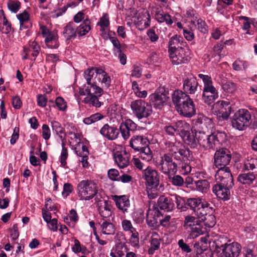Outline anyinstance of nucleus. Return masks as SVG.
Segmentation results:
<instances>
[{"instance_id": "f257e3e1", "label": "nucleus", "mask_w": 257, "mask_h": 257, "mask_svg": "<svg viewBox=\"0 0 257 257\" xmlns=\"http://www.w3.org/2000/svg\"><path fill=\"white\" fill-rule=\"evenodd\" d=\"M165 146L169 153L161 157L160 162L157 165L159 170L165 175L176 173L179 165L178 162L184 159L190 160L193 157L192 152L180 142L166 141Z\"/></svg>"}, {"instance_id": "f03ea898", "label": "nucleus", "mask_w": 257, "mask_h": 257, "mask_svg": "<svg viewBox=\"0 0 257 257\" xmlns=\"http://www.w3.org/2000/svg\"><path fill=\"white\" fill-rule=\"evenodd\" d=\"M84 77L88 86L95 90L94 93H103L102 88L97 86L100 83L102 87L108 88L110 85L111 78L108 74L102 68L92 67L87 69L84 72Z\"/></svg>"}, {"instance_id": "7ed1b4c3", "label": "nucleus", "mask_w": 257, "mask_h": 257, "mask_svg": "<svg viewBox=\"0 0 257 257\" xmlns=\"http://www.w3.org/2000/svg\"><path fill=\"white\" fill-rule=\"evenodd\" d=\"M242 172L238 176V181L242 184L252 183L257 176V159L250 158L245 160Z\"/></svg>"}, {"instance_id": "20e7f679", "label": "nucleus", "mask_w": 257, "mask_h": 257, "mask_svg": "<svg viewBox=\"0 0 257 257\" xmlns=\"http://www.w3.org/2000/svg\"><path fill=\"white\" fill-rule=\"evenodd\" d=\"M77 195L80 200H89L97 193V185L93 181L84 180L80 181L77 186Z\"/></svg>"}, {"instance_id": "39448f33", "label": "nucleus", "mask_w": 257, "mask_h": 257, "mask_svg": "<svg viewBox=\"0 0 257 257\" xmlns=\"http://www.w3.org/2000/svg\"><path fill=\"white\" fill-rule=\"evenodd\" d=\"M251 122V114L246 109L241 108L237 110L231 118L233 128L239 131L245 130Z\"/></svg>"}, {"instance_id": "423d86ee", "label": "nucleus", "mask_w": 257, "mask_h": 257, "mask_svg": "<svg viewBox=\"0 0 257 257\" xmlns=\"http://www.w3.org/2000/svg\"><path fill=\"white\" fill-rule=\"evenodd\" d=\"M186 204L199 218L206 215L208 213H212L213 211V207L210 204L200 198H189L187 200Z\"/></svg>"}, {"instance_id": "0eeeda50", "label": "nucleus", "mask_w": 257, "mask_h": 257, "mask_svg": "<svg viewBox=\"0 0 257 257\" xmlns=\"http://www.w3.org/2000/svg\"><path fill=\"white\" fill-rule=\"evenodd\" d=\"M223 133H217L216 134H212L207 135L204 131H200L196 136L199 141V145L206 150L213 149L219 144V137L224 136Z\"/></svg>"}, {"instance_id": "6e6552de", "label": "nucleus", "mask_w": 257, "mask_h": 257, "mask_svg": "<svg viewBox=\"0 0 257 257\" xmlns=\"http://www.w3.org/2000/svg\"><path fill=\"white\" fill-rule=\"evenodd\" d=\"M131 108L133 114L139 119L148 117L152 112L151 105L142 99L133 101Z\"/></svg>"}, {"instance_id": "1a4fd4ad", "label": "nucleus", "mask_w": 257, "mask_h": 257, "mask_svg": "<svg viewBox=\"0 0 257 257\" xmlns=\"http://www.w3.org/2000/svg\"><path fill=\"white\" fill-rule=\"evenodd\" d=\"M215 178L218 184L229 187H232L234 185L233 178L228 167L218 168Z\"/></svg>"}, {"instance_id": "9d476101", "label": "nucleus", "mask_w": 257, "mask_h": 257, "mask_svg": "<svg viewBox=\"0 0 257 257\" xmlns=\"http://www.w3.org/2000/svg\"><path fill=\"white\" fill-rule=\"evenodd\" d=\"M214 165L216 168H226L231 158L230 152L226 148L217 150L214 154Z\"/></svg>"}, {"instance_id": "9b49d317", "label": "nucleus", "mask_w": 257, "mask_h": 257, "mask_svg": "<svg viewBox=\"0 0 257 257\" xmlns=\"http://www.w3.org/2000/svg\"><path fill=\"white\" fill-rule=\"evenodd\" d=\"M220 249L222 252L218 257H238L240 254L241 246L236 242L225 243L221 245Z\"/></svg>"}, {"instance_id": "f8f14e48", "label": "nucleus", "mask_w": 257, "mask_h": 257, "mask_svg": "<svg viewBox=\"0 0 257 257\" xmlns=\"http://www.w3.org/2000/svg\"><path fill=\"white\" fill-rule=\"evenodd\" d=\"M142 178L145 181V185L160 184L159 173L150 166L142 171Z\"/></svg>"}, {"instance_id": "ddd939ff", "label": "nucleus", "mask_w": 257, "mask_h": 257, "mask_svg": "<svg viewBox=\"0 0 257 257\" xmlns=\"http://www.w3.org/2000/svg\"><path fill=\"white\" fill-rule=\"evenodd\" d=\"M169 98L168 93L155 92L149 96L150 102L157 109L162 108Z\"/></svg>"}, {"instance_id": "4468645a", "label": "nucleus", "mask_w": 257, "mask_h": 257, "mask_svg": "<svg viewBox=\"0 0 257 257\" xmlns=\"http://www.w3.org/2000/svg\"><path fill=\"white\" fill-rule=\"evenodd\" d=\"M137 127V124L130 119L123 121L119 126L121 137L125 141L128 139L131 136V133L135 132Z\"/></svg>"}, {"instance_id": "2eb2a0df", "label": "nucleus", "mask_w": 257, "mask_h": 257, "mask_svg": "<svg viewBox=\"0 0 257 257\" xmlns=\"http://www.w3.org/2000/svg\"><path fill=\"white\" fill-rule=\"evenodd\" d=\"M130 146L136 152L141 151L149 145L150 142L148 138L143 135H135L130 140Z\"/></svg>"}, {"instance_id": "dca6fc26", "label": "nucleus", "mask_w": 257, "mask_h": 257, "mask_svg": "<svg viewBox=\"0 0 257 257\" xmlns=\"http://www.w3.org/2000/svg\"><path fill=\"white\" fill-rule=\"evenodd\" d=\"M177 110L180 114L186 117H191L196 113L195 104L190 97L189 100L186 101L182 105H180Z\"/></svg>"}, {"instance_id": "f3484780", "label": "nucleus", "mask_w": 257, "mask_h": 257, "mask_svg": "<svg viewBox=\"0 0 257 257\" xmlns=\"http://www.w3.org/2000/svg\"><path fill=\"white\" fill-rule=\"evenodd\" d=\"M162 215L159 208L155 205L150 206L147 213V222L151 227H156L158 225V219Z\"/></svg>"}, {"instance_id": "a211bd4d", "label": "nucleus", "mask_w": 257, "mask_h": 257, "mask_svg": "<svg viewBox=\"0 0 257 257\" xmlns=\"http://www.w3.org/2000/svg\"><path fill=\"white\" fill-rule=\"evenodd\" d=\"M86 91L88 93V96L84 98L85 102L96 107H100L102 103L99 100L98 97L101 96L103 93H94L95 90H93L92 87L88 85L86 87Z\"/></svg>"}, {"instance_id": "6ab92c4d", "label": "nucleus", "mask_w": 257, "mask_h": 257, "mask_svg": "<svg viewBox=\"0 0 257 257\" xmlns=\"http://www.w3.org/2000/svg\"><path fill=\"white\" fill-rule=\"evenodd\" d=\"M100 134L108 140L112 141L116 139L119 134V131L115 126L105 124L100 130Z\"/></svg>"}, {"instance_id": "aec40b11", "label": "nucleus", "mask_w": 257, "mask_h": 257, "mask_svg": "<svg viewBox=\"0 0 257 257\" xmlns=\"http://www.w3.org/2000/svg\"><path fill=\"white\" fill-rule=\"evenodd\" d=\"M186 45V42L180 36L176 35L172 37L169 42V54L179 50L184 49L183 47Z\"/></svg>"}, {"instance_id": "412c9836", "label": "nucleus", "mask_w": 257, "mask_h": 257, "mask_svg": "<svg viewBox=\"0 0 257 257\" xmlns=\"http://www.w3.org/2000/svg\"><path fill=\"white\" fill-rule=\"evenodd\" d=\"M232 187L225 186L220 184H217L212 188L213 192L219 199L226 200L230 198V189Z\"/></svg>"}, {"instance_id": "4be33fe9", "label": "nucleus", "mask_w": 257, "mask_h": 257, "mask_svg": "<svg viewBox=\"0 0 257 257\" xmlns=\"http://www.w3.org/2000/svg\"><path fill=\"white\" fill-rule=\"evenodd\" d=\"M97 206L99 213L102 217L101 219H109L112 211L111 206L108 201L105 200H99L97 203Z\"/></svg>"}, {"instance_id": "5701e85b", "label": "nucleus", "mask_w": 257, "mask_h": 257, "mask_svg": "<svg viewBox=\"0 0 257 257\" xmlns=\"http://www.w3.org/2000/svg\"><path fill=\"white\" fill-rule=\"evenodd\" d=\"M198 85L196 78H187L183 80V89L186 94H194L197 90Z\"/></svg>"}, {"instance_id": "b1692460", "label": "nucleus", "mask_w": 257, "mask_h": 257, "mask_svg": "<svg viewBox=\"0 0 257 257\" xmlns=\"http://www.w3.org/2000/svg\"><path fill=\"white\" fill-rule=\"evenodd\" d=\"M198 133H200V130L194 129L190 133L189 131L188 133L182 136V138L185 143L189 146L191 148H196L199 144V141L197 139L196 136Z\"/></svg>"}, {"instance_id": "393cba45", "label": "nucleus", "mask_w": 257, "mask_h": 257, "mask_svg": "<svg viewBox=\"0 0 257 257\" xmlns=\"http://www.w3.org/2000/svg\"><path fill=\"white\" fill-rule=\"evenodd\" d=\"M158 205L159 208L165 211H172L174 208V200L169 196H161L158 200Z\"/></svg>"}, {"instance_id": "a878e982", "label": "nucleus", "mask_w": 257, "mask_h": 257, "mask_svg": "<svg viewBox=\"0 0 257 257\" xmlns=\"http://www.w3.org/2000/svg\"><path fill=\"white\" fill-rule=\"evenodd\" d=\"M116 207L120 210L123 213L128 212V209L130 206V200L127 196H114L113 197Z\"/></svg>"}, {"instance_id": "bb28decb", "label": "nucleus", "mask_w": 257, "mask_h": 257, "mask_svg": "<svg viewBox=\"0 0 257 257\" xmlns=\"http://www.w3.org/2000/svg\"><path fill=\"white\" fill-rule=\"evenodd\" d=\"M189 98L190 96L187 94L180 90H175L172 96V101L176 109L180 105L189 100Z\"/></svg>"}, {"instance_id": "cd10ccee", "label": "nucleus", "mask_w": 257, "mask_h": 257, "mask_svg": "<svg viewBox=\"0 0 257 257\" xmlns=\"http://www.w3.org/2000/svg\"><path fill=\"white\" fill-rule=\"evenodd\" d=\"M41 48L38 44L35 41L30 42L28 47L24 48V52L25 55L23 57V59L29 58V54L36 58L39 54ZM35 58H34V60Z\"/></svg>"}, {"instance_id": "c85d7f7f", "label": "nucleus", "mask_w": 257, "mask_h": 257, "mask_svg": "<svg viewBox=\"0 0 257 257\" xmlns=\"http://www.w3.org/2000/svg\"><path fill=\"white\" fill-rule=\"evenodd\" d=\"M17 18L20 22L21 30L29 29L32 26V23L30 20V15L26 11L17 15Z\"/></svg>"}, {"instance_id": "c756f323", "label": "nucleus", "mask_w": 257, "mask_h": 257, "mask_svg": "<svg viewBox=\"0 0 257 257\" xmlns=\"http://www.w3.org/2000/svg\"><path fill=\"white\" fill-rule=\"evenodd\" d=\"M63 35L67 41L76 38L77 36L76 26L74 22H70L64 27Z\"/></svg>"}, {"instance_id": "7c9ffc66", "label": "nucleus", "mask_w": 257, "mask_h": 257, "mask_svg": "<svg viewBox=\"0 0 257 257\" xmlns=\"http://www.w3.org/2000/svg\"><path fill=\"white\" fill-rule=\"evenodd\" d=\"M172 62L175 65L185 63L188 59L185 57L184 49L179 50L169 54Z\"/></svg>"}, {"instance_id": "2f4dec72", "label": "nucleus", "mask_w": 257, "mask_h": 257, "mask_svg": "<svg viewBox=\"0 0 257 257\" xmlns=\"http://www.w3.org/2000/svg\"><path fill=\"white\" fill-rule=\"evenodd\" d=\"M99 224L102 233L112 235L115 233V226L109 219H101Z\"/></svg>"}, {"instance_id": "473e14b6", "label": "nucleus", "mask_w": 257, "mask_h": 257, "mask_svg": "<svg viewBox=\"0 0 257 257\" xmlns=\"http://www.w3.org/2000/svg\"><path fill=\"white\" fill-rule=\"evenodd\" d=\"M146 186L148 196L151 199L157 198L163 190V186L160 184H148L146 185Z\"/></svg>"}, {"instance_id": "72a5a7b5", "label": "nucleus", "mask_w": 257, "mask_h": 257, "mask_svg": "<svg viewBox=\"0 0 257 257\" xmlns=\"http://www.w3.org/2000/svg\"><path fill=\"white\" fill-rule=\"evenodd\" d=\"M198 77L203 80L204 86L203 91L208 92H218L217 90L213 85V82L210 76L202 74H199Z\"/></svg>"}, {"instance_id": "f704fd0d", "label": "nucleus", "mask_w": 257, "mask_h": 257, "mask_svg": "<svg viewBox=\"0 0 257 257\" xmlns=\"http://www.w3.org/2000/svg\"><path fill=\"white\" fill-rule=\"evenodd\" d=\"M154 12L155 13V18L158 22H166L167 25H171L173 23L171 16L163 12L160 8H154Z\"/></svg>"}, {"instance_id": "c9c22d12", "label": "nucleus", "mask_w": 257, "mask_h": 257, "mask_svg": "<svg viewBox=\"0 0 257 257\" xmlns=\"http://www.w3.org/2000/svg\"><path fill=\"white\" fill-rule=\"evenodd\" d=\"M113 158L115 162L120 168H124L129 165V159L125 153L122 154L121 152L117 151L114 153Z\"/></svg>"}, {"instance_id": "e433bc0d", "label": "nucleus", "mask_w": 257, "mask_h": 257, "mask_svg": "<svg viewBox=\"0 0 257 257\" xmlns=\"http://www.w3.org/2000/svg\"><path fill=\"white\" fill-rule=\"evenodd\" d=\"M45 42L47 46L51 49L57 48L59 46L58 37L57 32H52L45 37Z\"/></svg>"}, {"instance_id": "4c0bfd02", "label": "nucleus", "mask_w": 257, "mask_h": 257, "mask_svg": "<svg viewBox=\"0 0 257 257\" xmlns=\"http://www.w3.org/2000/svg\"><path fill=\"white\" fill-rule=\"evenodd\" d=\"M138 25L143 24V28H147L149 27L151 23L150 15L149 12L143 10L142 12L139 13L138 16Z\"/></svg>"}, {"instance_id": "58836bf2", "label": "nucleus", "mask_w": 257, "mask_h": 257, "mask_svg": "<svg viewBox=\"0 0 257 257\" xmlns=\"http://www.w3.org/2000/svg\"><path fill=\"white\" fill-rule=\"evenodd\" d=\"M161 238L159 235L156 232H153L151 236V246L148 249L150 254H153L156 250H158L160 245Z\"/></svg>"}, {"instance_id": "ea45409f", "label": "nucleus", "mask_w": 257, "mask_h": 257, "mask_svg": "<svg viewBox=\"0 0 257 257\" xmlns=\"http://www.w3.org/2000/svg\"><path fill=\"white\" fill-rule=\"evenodd\" d=\"M51 125L53 133L58 135L60 140L63 142L66 137V134L65 129L62 126L61 123L58 121L53 120L51 122Z\"/></svg>"}, {"instance_id": "a19ab883", "label": "nucleus", "mask_w": 257, "mask_h": 257, "mask_svg": "<svg viewBox=\"0 0 257 257\" xmlns=\"http://www.w3.org/2000/svg\"><path fill=\"white\" fill-rule=\"evenodd\" d=\"M91 22L87 18L78 26H76L77 34L79 36L86 35L91 30Z\"/></svg>"}, {"instance_id": "79ce46f5", "label": "nucleus", "mask_w": 257, "mask_h": 257, "mask_svg": "<svg viewBox=\"0 0 257 257\" xmlns=\"http://www.w3.org/2000/svg\"><path fill=\"white\" fill-rule=\"evenodd\" d=\"M177 135H180L182 137L189 131V124L183 120H179L175 123Z\"/></svg>"}, {"instance_id": "37998d69", "label": "nucleus", "mask_w": 257, "mask_h": 257, "mask_svg": "<svg viewBox=\"0 0 257 257\" xmlns=\"http://www.w3.org/2000/svg\"><path fill=\"white\" fill-rule=\"evenodd\" d=\"M2 15L0 16V30L4 34H8L11 31V24L6 19L3 10H1Z\"/></svg>"}, {"instance_id": "c03bdc74", "label": "nucleus", "mask_w": 257, "mask_h": 257, "mask_svg": "<svg viewBox=\"0 0 257 257\" xmlns=\"http://www.w3.org/2000/svg\"><path fill=\"white\" fill-rule=\"evenodd\" d=\"M218 97V92H208L203 91L202 99L207 104L210 105Z\"/></svg>"}, {"instance_id": "a18cd8bd", "label": "nucleus", "mask_w": 257, "mask_h": 257, "mask_svg": "<svg viewBox=\"0 0 257 257\" xmlns=\"http://www.w3.org/2000/svg\"><path fill=\"white\" fill-rule=\"evenodd\" d=\"M140 158H141L143 160L148 162L152 160L153 158V154L149 147V146L146 147L141 151H139Z\"/></svg>"}, {"instance_id": "49530a36", "label": "nucleus", "mask_w": 257, "mask_h": 257, "mask_svg": "<svg viewBox=\"0 0 257 257\" xmlns=\"http://www.w3.org/2000/svg\"><path fill=\"white\" fill-rule=\"evenodd\" d=\"M196 189L202 193H205L209 189L210 185L209 182L206 180H200L195 182Z\"/></svg>"}, {"instance_id": "de8ad7c7", "label": "nucleus", "mask_w": 257, "mask_h": 257, "mask_svg": "<svg viewBox=\"0 0 257 257\" xmlns=\"http://www.w3.org/2000/svg\"><path fill=\"white\" fill-rule=\"evenodd\" d=\"M186 160H188L186 159H184L183 160H181L180 162H178V164H179V165L177 166V171L179 170V172L183 175H186L190 173L192 169L191 167L189 164L183 162Z\"/></svg>"}, {"instance_id": "09e8293b", "label": "nucleus", "mask_w": 257, "mask_h": 257, "mask_svg": "<svg viewBox=\"0 0 257 257\" xmlns=\"http://www.w3.org/2000/svg\"><path fill=\"white\" fill-rule=\"evenodd\" d=\"M104 118V115L100 113L97 112L91 115L90 116L85 118L83 122L86 124H91Z\"/></svg>"}, {"instance_id": "8fccbe9b", "label": "nucleus", "mask_w": 257, "mask_h": 257, "mask_svg": "<svg viewBox=\"0 0 257 257\" xmlns=\"http://www.w3.org/2000/svg\"><path fill=\"white\" fill-rule=\"evenodd\" d=\"M192 23L195 26L197 29L203 33L207 31V26L204 21L200 18L196 19V21L191 20Z\"/></svg>"}, {"instance_id": "3c124183", "label": "nucleus", "mask_w": 257, "mask_h": 257, "mask_svg": "<svg viewBox=\"0 0 257 257\" xmlns=\"http://www.w3.org/2000/svg\"><path fill=\"white\" fill-rule=\"evenodd\" d=\"M222 88L226 93L232 94L237 89V86L234 82L229 81L222 83Z\"/></svg>"}, {"instance_id": "603ef678", "label": "nucleus", "mask_w": 257, "mask_h": 257, "mask_svg": "<svg viewBox=\"0 0 257 257\" xmlns=\"http://www.w3.org/2000/svg\"><path fill=\"white\" fill-rule=\"evenodd\" d=\"M190 238H195L202 234L204 230L202 229V228L199 225V224L190 228Z\"/></svg>"}, {"instance_id": "864d4df0", "label": "nucleus", "mask_w": 257, "mask_h": 257, "mask_svg": "<svg viewBox=\"0 0 257 257\" xmlns=\"http://www.w3.org/2000/svg\"><path fill=\"white\" fill-rule=\"evenodd\" d=\"M198 219L194 216L187 215L185 217L184 226L191 228L198 224Z\"/></svg>"}, {"instance_id": "5fc2aeb1", "label": "nucleus", "mask_w": 257, "mask_h": 257, "mask_svg": "<svg viewBox=\"0 0 257 257\" xmlns=\"http://www.w3.org/2000/svg\"><path fill=\"white\" fill-rule=\"evenodd\" d=\"M21 4L19 1H10L8 3L9 10L13 13H16L20 9Z\"/></svg>"}, {"instance_id": "6e6d98bb", "label": "nucleus", "mask_w": 257, "mask_h": 257, "mask_svg": "<svg viewBox=\"0 0 257 257\" xmlns=\"http://www.w3.org/2000/svg\"><path fill=\"white\" fill-rule=\"evenodd\" d=\"M171 182L172 185L177 187L183 186L185 183L183 178L180 175H174L172 177L170 178Z\"/></svg>"}, {"instance_id": "4d7b16f0", "label": "nucleus", "mask_w": 257, "mask_h": 257, "mask_svg": "<svg viewBox=\"0 0 257 257\" xmlns=\"http://www.w3.org/2000/svg\"><path fill=\"white\" fill-rule=\"evenodd\" d=\"M75 151L77 155L81 158V159L79 160V161L82 163L83 167L84 168L87 167L88 166V162L87 160L89 152H85L84 154H81V153H78L77 148H75Z\"/></svg>"}, {"instance_id": "13d9d810", "label": "nucleus", "mask_w": 257, "mask_h": 257, "mask_svg": "<svg viewBox=\"0 0 257 257\" xmlns=\"http://www.w3.org/2000/svg\"><path fill=\"white\" fill-rule=\"evenodd\" d=\"M121 225L123 229L125 231H129L132 233L136 231L133 227L130 220L124 219L122 221Z\"/></svg>"}, {"instance_id": "bf43d9fd", "label": "nucleus", "mask_w": 257, "mask_h": 257, "mask_svg": "<svg viewBox=\"0 0 257 257\" xmlns=\"http://www.w3.org/2000/svg\"><path fill=\"white\" fill-rule=\"evenodd\" d=\"M216 223V218L214 215L209 214L204 219V225L209 228L213 227Z\"/></svg>"}, {"instance_id": "052dcab7", "label": "nucleus", "mask_w": 257, "mask_h": 257, "mask_svg": "<svg viewBox=\"0 0 257 257\" xmlns=\"http://www.w3.org/2000/svg\"><path fill=\"white\" fill-rule=\"evenodd\" d=\"M127 248L126 246L122 244H119L116 246V253L118 257H123L125 255Z\"/></svg>"}, {"instance_id": "680f3d73", "label": "nucleus", "mask_w": 257, "mask_h": 257, "mask_svg": "<svg viewBox=\"0 0 257 257\" xmlns=\"http://www.w3.org/2000/svg\"><path fill=\"white\" fill-rule=\"evenodd\" d=\"M107 175L108 178L112 181H119V172L117 170L115 169H110L107 172Z\"/></svg>"}, {"instance_id": "e2e57ef3", "label": "nucleus", "mask_w": 257, "mask_h": 257, "mask_svg": "<svg viewBox=\"0 0 257 257\" xmlns=\"http://www.w3.org/2000/svg\"><path fill=\"white\" fill-rule=\"evenodd\" d=\"M175 199L177 208L184 211L186 208L185 206L187 204L184 199L179 196H175Z\"/></svg>"}, {"instance_id": "0e129e2a", "label": "nucleus", "mask_w": 257, "mask_h": 257, "mask_svg": "<svg viewBox=\"0 0 257 257\" xmlns=\"http://www.w3.org/2000/svg\"><path fill=\"white\" fill-rule=\"evenodd\" d=\"M97 25L100 26L101 28L104 29L109 25V18L107 14L104 15L99 20Z\"/></svg>"}, {"instance_id": "69168bd1", "label": "nucleus", "mask_w": 257, "mask_h": 257, "mask_svg": "<svg viewBox=\"0 0 257 257\" xmlns=\"http://www.w3.org/2000/svg\"><path fill=\"white\" fill-rule=\"evenodd\" d=\"M164 130L166 133L171 136H175L177 135L175 123L172 124H168L164 126Z\"/></svg>"}, {"instance_id": "338daca9", "label": "nucleus", "mask_w": 257, "mask_h": 257, "mask_svg": "<svg viewBox=\"0 0 257 257\" xmlns=\"http://www.w3.org/2000/svg\"><path fill=\"white\" fill-rule=\"evenodd\" d=\"M55 103L60 110L64 111L67 107L66 102L61 97H58L55 100Z\"/></svg>"}, {"instance_id": "774afa93", "label": "nucleus", "mask_w": 257, "mask_h": 257, "mask_svg": "<svg viewBox=\"0 0 257 257\" xmlns=\"http://www.w3.org/2000/svg\"><path fill=\"white\" fill-rule=\"evenodd\" d=\"M73 191V186L70 183H65L62 195L64 198H67Z\"/></svg>"}]
</instances>
